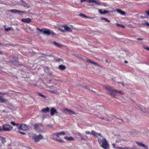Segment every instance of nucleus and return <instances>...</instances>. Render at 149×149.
<instances>
[{"instance_id":"1","label":"nucleus","mask_w":149,"mask_h":149,"mask_svg":"<svg viewBox=\"0 0 149 149\" xmlns=\"http://www.w3.org/2000/svg\"><path fill=\"white\" fill-rule=\"evenodd\" d=\"M100 136L101 138H98L97 141L100 146L104 149H109V146L107 140L102 137L101 134Z\"/></svg>"},{"instance_id":"2","label":"nucleus","mask_w":149,"mask_h":149,"mask_svg":"<svg viewBox=\"0 0 149 149\" xmlns=\"http://www.w3.org/2000/svg\"><path fill=\"white\" fill-rule=\"evenodd\" d=\"M29 136L31 138H32L34 141L36 143L39 142L40 140L42 139L43 137V135L41 134L37 135L35 134H29Z\"/></svg>"},{"instance_id":"3","label":"nucleus","mask_w":149,"mask_h":149,"mask_svg":"<svg viewBox=\"0 0 149 149\" xmlns=\"http://www.w3.org/2000/svg\"><path fill=\"white\" fill-rule=\"evenodd\" d=\"M66 133L64 131H61L60 132L53 134L52 135V139L54 140L59 142L64 143V141L62 139H58L59 135H65Z\"/></svg>"},{"instance_id":"4","label":"nucleus","mask_w":149,"mask_h":149,"mask_svg":"<svg viewBox=\"0 0 149 149\" xmlns=\"http://www.w3.org/2000/svg\"><path fill=\"white\" fill-rule=\"evenodd\" d=\"M36 29L40 32H42L43 34H46L47 35H49L51 34L52 35L54 36L55 35V34L53 31H50V30L46 28L40 29L39 28H37Z\"/></svg>"},{"instance_id":"5","label":"nucleus","mask_w":149,"mask_h":149,"mask_svg":"<svg viewBox=\"0 0 149 149\" xmlns=\"http://www.w3.org/2000/svg\"><path fill=\"white\" fill-rule=\"evenodd\" d=\"M103 87L108 91L109 93L111 95L115 97L116 94V90H113L111 89V88L109 86H103Z\"/></svg>"},{"instance_id":"6","label":"nucleus","mask_w":149,"mask_h":149,"mask_svg":"<svg viewBox=\"0 0 149 149\" xmlns=\"http://www.w3.org/2000/svg\"><path fill=\"white\" fill-rule=\"evenodd\" d=\"M13 127L8 124H4L3 125L2 131H9L13 129Z\"/></svg>"},{"instance_id":"7","label":"nucleus","mask_w":149,"mask_h":149,"mask_svg":"<svg viewBox=\"0 0 149 149\" xmlns=\"http://www.w3.org/2000/svg\"><path fill=\"white\" fill-rule=\"evenodd\" d=\"M85 133L87 134H90L91 135H93L94 136L96 137H98V135L99 136H101L100 133H98L95 132L93 130H92L91 133L88 131H86Z\"/></svg>"},{"instance_id":"8","label":"nucleus","mask_w":149,"mask_h":149,"mask_svg":"<svg viewBox=\"0 0 149 149\" xmlns=\"http://www.w3.org/2000/svg\"><path fill=\"white\" fill-rule=\"evenodd\" d=\"M19 126L18 127L19 130L26 131L28 130V126L24 124H19Z\"/></svg>"},{"instance_id":"9","label":"nucleus","mask_w":149,"mask_h":149,"mask_svg":"<svg viewBox=\"0 0 149 149\" xmlns=\"http://www.w3.org/2000/svg\"><path fill=\"white\" fill-rule=\"evenodd\" d=\"M13 13H17L19 14H25L26 12L24 11H21L20 10H17L16 9H12L9 11Z\"/></svg>"},{"instance_id":"10","label":"nucleus","mask_w":149,"mask_h":149,"mask_svg":"<svg viewBox=\"0 0 149 149\" xmlns=\"http://www.w3.org/2000/svg\"><path fill=\"white\" fill-rule=\"evenodd\" d=\"M42 127V125L41 123L35 124L33 125L34 128L36 131L38 130L41 127Z\"/></svg>"},{"instance_id":"11","label":"nucleus","mask_w":149,"mask_h":149,"mask_svg":"<svg viewBox=\"0 0 149 149\" xmlns=\"http://www.w3.org/2000/svg\"><path fill=\"white\" fill-rule=\"evenodd\" d=\"M63 110L64 111H67L69 112V113L71 114H74V115H76L77 114V113H76L75 112L72 111V110L66 108H63Z\"/></svg>"},{"instance_id":"12","label":"nucleus","mask_w":149,"mask_h":149,"mask_svg":"<svg viewBox=\"0 0 149 149\" xmlns=\"http://www.w3.org/2000/svg\"><path fill=\"white\" fill-rule=\"evenodd\" d=\"M21 21L25 23H29L31 22V19L29 18H27L22 19Z\"/></svg>"},{"instance_id":"13","label":"nucleus","mask_w":149,"mask_h":149,"mask_svg":"<svg viewBox=\"0 0 149 149\" xmlns=\"http://www.w3.org/2000/svg\"><path fill=\"white\" fill-rule=\"evenodd\" d=\"M50 114L53 116L55 113H57L56 110L54 108L52 107L50 109Z\"/></svg>"},{"instance_id":"14","label":"nucleus","mask_w":149,"mask_h":149,"mask_svg":"<svg viewBox=\"0 0 149 149\" xmlns=\"http://www.w3.org/2000/svg\"><path fill=\"white\" fill-rule=\"evenodd\" d=\"M135 142L139 146H142L145 148H148V147L147 146L141 142L136 141Z\"/></svg>"},{"instance_id":"15","label":"nucleus","mask_w":149,"mask_h":149,"mask_svg":"<svg viewBox=\"0 0 149 149\" xmlns=\"http://www.w3.org/2000/svg\"><path fill=\"white\" fill-rule=\"evenodd\" d=\"M8 100L3 98V96H0V102L1 103H5L7 102Z\"/></svg>"},{"instance_id":"16","label":"nucleus","mask_w":149,"mask_h":149,"mask_svg":"<svg viewBox=\"0 0 149 149\" xmlns=\"http://www.w3.org/2000/svg\"><path fill=\"white\" fill-rule=\"evenodd\" d=\"M63 27L64 28V29L66 31L69 32H72V29L68 26L64 25L63 26Z\"/></svg>"},{"instance_id":"17","label":"nucleus","mask_w":149,"mask_h":149,"mask_svg":"<svg viewBox=\"0 0 149 149\" xmlns=\"http://www.w3.org/2000/svg\"><path fill=\"white\" fill-rule=\"evenodd\" d=\"M99 12L101 14H105L108 13H109V11L104 10L103 11H102V10L100 9H98Z\"/></svg>"},{"instance_id":"18","label":"nucleus","mask_w":149,"mask_h":149,"mask_svg":"<svg viewBox=\"0 0 149 149\" xmlns=\"http://www.w3.org/2000/svg\"><path fill=\"white\" fill-rule=\"evenodd\" d=\"M64 139L69 141H74V139L72 136L68 137V136H66L64 137Z\"/></svg>"},{"instance_id":"19","label":"nucleus","mask_w":149,"mask_h":149,"mask_svg":"<svg viewBox=\"0 0 149 149\" xmlns=\"http://www.w3.org/2000/svg\"><path fill=\"white\" fill-rule=\"evenodd\" d=\"M58 67L59 69L61 70H64L66 68V66L65 65H59Z\"/></svg>"},{"instance_id":"20","label":"nucleus","mask_w":149,"mask_h":149,"mask_svg":"<svg viewBox=\"0 0 149 149\" xmlns=\"http://www.w3.org/2000/svg\"><path fill=\"white\" fill-rule=\"evenodd\" d=\"M49 108L47 107L45 109H42L41 110V111L43 112L46 113L49 112Z\"/></svg>"},{"instance_id":"21","label":"nucleus","mask_w":149,"mask_h":149,"mask_svg":"<svg viewBox=\"0 0 149 149\" xmlns=\"http://www.w3.org/2000/svg\"><path fill=\"white\" fill-rule=\"evenodd\" d=\"M116 11L118 13H120L122 15H125V12L120 9H117Z\"/></svg>"},{"instance_id":"22","label":"nucleus","mask_w":149,"mask_h":149,"mask_svg":"<svg viewBox=\"0 0 149 149\" xmlns=\"http://www.w3.org/2000/svg\"><path fill=\"white\" fill-rule=\"evenodd\" d=\"M87 1L89 3H95L96 4H99V2L95 0H87Z\"/></svg>"},{"instance_id":"23","label":"nucleus","mask_w":149,"mask_h":149,"mask_svg":"<svg viewBox=\"0 0 149 149\" xmlns=\"http://www.w3.org/2000/svg\"><path fill=\"white\" fill-rule=\"evenodd\" d=\"M0 140L3 143H4L6 142V140L5 138L3 136H0Z\"/></svg>"},{"instance_id":"24","label":"nucleus","mask_w":149,"mask_h":149,"mask_svg":"<svg viewBox=\"0 0 149 149\" xmlns=\"http://www.w3.org/2000/svg\"><path fill=\"white\" fill-rule=\"evenodd\" d=\"M87 62L90 63H91L95 65H97V66H99V65L97 63H96L92 61H91V60H88L87 61Z\"/></svg>"},{"instance_id":"25","label":"nucleus","mask_w":149,"mask_h":149,"mask_svg":"<svg viewBox=\"0 0 149 149\" xmlns=\"http://www.w3.org/2000/svg\"><path fill=\"white\" fill-rule=\"evenodd\" d=\"M10 123L11 124H12L14 126H16L17 127H19V124L16 123L13 121H11L10 122Z\"/></svg>"},{"instance_id":"26","label":"nucleus","mask_w":149,"mask_h":149,"mask_svg":"<svg viewBox=\"0 0 149 149\" xmlns=\"http://www.w3.org/2000/svg\"><path fill=\"white\" fill-rule=\"evenodd\" d=\"M48 91L49 92L52 93H54L55 94H57L58 93V92L56 90H49Z\"/></svg>"},{"instance_id":"27","label":"nucleus","mask_w":149,"mask_h":149,"mask_svg":"<svg viewBox=\"0 0 149 149\" xmlns=\"http://www.w3.org/2000/svg\"><path fill=\"white\" fill-rule=\"evenodd\" d=\"M53 43L55 45H56L58 46H61V44L59 43H58L55 41H54L53 42Z\"/></svg>"},{"instance_id":"28","label":"nucleus","mask_w":149,"mask_h":149,"mask_svg":"<svg viewBox=\"0 0 149 149\" xmlns=\"http://www.w3.org/2000/svg\"><path fill=\"white\" fill-rule=\"evenodd\" d=\"M100 118L102 119H104V120H106V121H109V119L106 117H101V118Z\"/></svg>"},{"instance_id":"29","label":"nucleus","mask_w":149,"mask_h":149,"mask_svg":"<svg viewBox=\"0 0 149 149\" xmlns=\"http://www.w3.org/2000/svg\"><path fill=\"white\" fill-rule=\"evenodd\" d=\"M12 28L10 27H8L5 28V30L6 31H8L11 30Z\"/></svg>"},{"instance_id":"30","label":"nucleus","mask_w":149,"mask_h":149,"mask_svg":"<svg viewBox=\"0 0 149 149\" xmlns=\"http://www.w3.org/2000/svg\"><path fill=\"white\" fill-rule=\"evenodd\" d=\"M102 19L103 20H105L106 22H109L110 21L109 20H108L107 18H102Z\"/></svg>"},{"instance_id":"31","label":"nucleus","mask_w":149,"mask_h":149,"mask_svg":"<svg viewBox=\"0 0 149 149\" xmlns=\"http://www.w3.org/2000/svg\"><path fill=\"white\" fill-rule=\"evenodd\" d=\"M121 141V139H117L116 140V142L117 143H119Z\"/></svg>"},{"instance_id":"32","label":"nucleus","mask_w":149,"mask_h":149,"mask_svg":"<svg viewBox=\"0 0 149 149\" xmlns=\"http://www.w3.org/2000/svg\"><path fill=\"white\" fill-rule=\"evenodd\" d=\"M116 93H118L120 94H123V92L121 91H117V90H116Z\"/></svg>"},{"instance_id":"33","label":"nucleus","mask_w":149,"mask_h":149,"mask_svg":"<svg viewBox=\"0 0 149 149\" xmlns=\"http://www.w3.org/2000/svg\"><path fill=\"white\" fill-rule=\"evenodd\" d=\"M145 13L147 15L149 16V10L145 11Z\"/></svg>"},{"instance_id":"34","label":"nucleus","mask_w":149,"mask_h":149,"mask_svg":"<svg viewBox=\"0 0 149 149\" xmlns=\"http://www.w3.org/2000/svg\"><path fill=\"white\" fill-rule=\"evenodd\" d=\"M19 133H20V134H22V135H24V134H26V133L24 132H22L20 131H19L18 132Z\"/></svg>"},{"instance_id":"35","label":"nucleus","mask_w":149,"mask_h":149,"mask_svg":"<svg viewBox=\"0 0 149 149\" xmlns=\"http://www.w3.org/2000/svg\"><path fill=\"white\" fill-rule=\"evenodd\" d=\"M56 61H63V60L61 58H58L57 59H56Z\"/></svg>"},{"instance_id":"36","label":"nucleus","mask_w":149,"mask_h":149,"mask_svg":"<svg viewBox=\"0 0 149 149\" xmlns=\"http://www.w3.org/2000/svg\"><path fill=\"white\" fill-rule=\"evenodd\" d=\"M116 24L118 26H120L124 27V26L123 25L120 24Z\"/></svg>"},{"instance_id":"37","label":"nucleus","mask_w":149,"mask_h":149,"mask_svg":"<svg viewBox=\"0 0 149 149\" xmlns=\"http://www.w3.org/2000/svg\"><path fill=\"white\" fill-rule=\"evenodd\" d=\"M38 94H39V95L40 96L42 97H44V95H43L42 94H41V93H39Z\"/></svg>"},{"instance_id":"38","label":"nucleus","mask_w":149,"mask_h":149,"mask_svg":"<svg viewBox=\"0 0 149 149\" xmlns=\"http://www.w3.org/2000/svg\"><path fill=\"white\" fill-rule=\"evenodd\" d=\"M125 149H133V148H130L129 147H125Z\"/></svg>"},{"instance_id":"39","label":"nucleus","mask_w":149,"mask_h":149,"mask_svg":"<svg viewBox=\"0 0 149 149\" xmlns=\"http://www.w3.org/2000/svg\"><path fill=\"white\" fill-rule=\"evenodd\" d=\"M118 84H121L123 86H124V84L123 83V82H118Z\"/></svg>"},{"instance_id":"40","label":"nucleus","mask_w":149,"mask_h":149,"mask_svg":"<svg viewBox=\"0 0 149 149\" xmlns=\"http://www.w3.org/2000/svg\"><path fill=\"white\" fill-rule=\"evenodd\" d=\"M137 40H143V39H142V38H138L137 39Z\"/></svg>"},{"instance_id":"41","label":"nucleus","mask_w":149,"mask_h":149,"mask_svg":"<svg viewBox=\"0 0 149 149\" xmlns=\"http://www.w3.org/2000/svg\"><path fill=\"white\" fill-rule=\"evenodd\" d=\"M125 147H119L118 148V149H125Z\"/></svg>"},{"instance_id":"42","label":"nucleus","mask_w":149,"mask_h":149,"mask_svg":"<svg viewBox=\"0 0 149 149\" xmlns=\"http://www.w3.org/2000/svg\"><path fill=\"white\" fill-rule=\"evenodd\" d=\"M145 48L148 50H149V47H145Z\"/></svg>"},{"instance_id":"43","label":"nucleus","mask_w":149,"mask_h":149,"mask_svg":"<svg viewBox=\"0 0 149 149\" xmlns=\"http://www.w3.org/2000/svg\"><path fill=\"white\" fill-rule=\"evenodd\" d=\"M86 0H81V2L82 3L83 2L86 1Z\"/></svg>"},{"instance_id":"44","label":"nucleus","mask_w":149,"mask_h":149,"mask_svg":"<svg viewBox=\"0 0 149 149\" xmlns=\"http://www.w3.org/2000/svg\"><path fill=\"white\" fill-rule=\"evenodd\" d=\"M3 54V53L2 52H0V54L2 55Z\"/></svg>"},{"instance_id":"45","label":"nucleus","mask_w":149,"mask_h":149,"mask_svg":"<svg viewBox=\"0 0 149 149\" xmlns=\"http://www.w3.org/2000/svg\"><path fill=\"white\" fill-rule=\"evenodd\" d=\"M112 145L113 146V147H114V146H115L116 144H115V143H113V144H112Z\"/></svg>"},{"instance_id":"46","label":"nucleus","mask_w":149,"mask_h":149,"mask_svg":"<svg viewBox=\"0 0 149 149\" xmlns=\"http://www.w3.org/2000/svg\"><path fill=\"white\" fill-rule=\"evenodd\" d=\"M2 128L0 127V131H2Z\"/></svg>"},{"instance_id":"47","label":"nucleus","mask_w":149,"mask_h":149,"mask_svg":"<svg viewBox=\"0 0 149 149\" xmlns=\"http://www.w3.org/2000/svg\"><path fill=\"white\" fill-rule=\"evenodd\" d=\"M3 92H0V95H3Z\"/></svg>"},{"instance_id":"48","label":"nucleus","mask_w":149,"mask_h":149,"mask_svg":"<svg viewBox=\"0 0 149 149\" xmlns=\"http://www.w3.org/2000/svg\"><path fill=\"white\" fill-rule=\"evenodd\" d=\"M81 139H82V140H85V139H83V138H81Z\"/></svg>"},{"instance_id":"49","label":"nucleus","mask_w":149,"mask_h":149,"mask_svg":"<svg viewBox=\"0 0 149 149\" xmlns=\"http://www.w3.org/2000/svg\"><path fill=\"white\" fill-rule=\"evenodd\" d=\"M146 24L147 26H149V23H147V24Z\"/></svg>"},{"instance_id":"50","label":"nucleus","mask_w":149,"mask_h":149,"mask_svg":"<svg viewBox=\"0 0 149 149\" xmlns=\"http://www.w3.org/2000/svg\"><path fill=\"white\" fill-rule=\"evenodd\" d=\"M80 15L81 16V15H83V16H84V15H83V14H80Z\"/></svg>"},{"instance_id":"51","label":"nucleus","mask_w":149,"mask_h":149,"mask_svg":"<svg viewBox=\"0 0 149 149\" xmlns=\"http://www.w3.org/2000/svg\"><path fill=\"white\" fill-rule=\"evenodd\" d=\"M125 62L126 63H127V62L126 61H125Z\"/></svg>"},{"instance_id":"52","label":"nucleus","mask_w":149,"mask_h":149,"mask_svg":"<svg viewBox=\"0 0 149 149\" xmlns=\"http://www.w3.org/2000/svg\"><path fill=\"white\" fill-rule=\"evenodd\" d=\"M106 62H107V61L106 60Z\"/></svg>"},{"instance_id":"53","label":"nucleus","mask_w":149,"mask_h":149,"mask_svg":"<svg viewBox=\"0 0 149 149\" xmlns=\"http://www.w3.org/2000/svg\"><path fill=\"white\" fill-rule=\"evenodd\" d=\"M79 134V135H81V134Z\"/></svg>"},{"instance_id":"54","label":"nucleus","mask_w":149,"mask_h":149,"mask_svg":"<svg viewBox=\"0 0 149 149\" xmlns=\"http://www.w3.org/2000/svg\"><path fill=\"white\" fill-rule=\"evenodd\" d=\"M89 18H91V17H89Z\"/></svg>"}]
</instances>
